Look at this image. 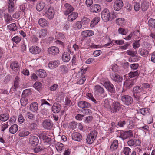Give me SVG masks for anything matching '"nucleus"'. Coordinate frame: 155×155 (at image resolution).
Masks as SVG:
<instances>
[{
    "mask_svg": "<svg viewBox=\"0 0 155 155\" xmlns=\"http://www.w3.org/2000/svg\"><path fill=\"white\" fill-rule=\"evenodd\" d=\"M72 140L75 141L80 142L82 139V135L78 132H73L71 135Z\"/></svg>",
    "mask_w": 155,
    "mask_h": 155,
    "instance_id": "9b49d317",
    "label": "nucleus"
},
{
    "mask_svg": "<svg viewBox=\"0 0 155 155\" xmlns=\"http://www.w3.org/2000/svg\"><path fill=\"white\" fill-rule=\"evenodd\" d=\"M123 6L122 0H116L114 4V8L116 11H119Z\"/></svg>",
    "mask_w": 155,
    "mask_h": 155,
    "instance_id": "4468645a",
    "label": "nucleus"
},
{
    "mask_svg": "<svg viewBox=\"0 0 155 155\" xmlns=\"http://www.w3.org/2000/svg\"><path fill=\"white\" fill-rule=\"evenodd\" d=\"M81 112L84 116L91 115L92 114V112L91 110L87 108H82L81 110Z\"/></svg>",
    "mask_w": 155,
    "mask_h": 155,
    "instance_id": "de8ad7c7",
    "label": "nucleus"
},
{
    "mask_svg": "<svg viewBox=\"0 0 155 155\" xmlns=\"http://www.w3.org/2000/svg\"><path fill=\"white\" fill-rule=\"evenodd\" d=\"M29 143L32 146H35L38 144L39 140L37 137L32 136L30 138Z\"/></svg>",
    "mask_w": 155,
    "mask_h": 155,
    "instance_id": "6ab92c4d",
    "label": "nucleus"
},
{
    "mask_svg": "<svg viewBox=\"0 0 155 155\" xmlns=\"http://www.w3.org/2000/svg\"><path fill=\"white\" fill-rule=\"evenodd\" d=\"M117 24L120 26H123L125 23V20L124 18H118L116 20Z\"/></svg>",
    "mask_w": 155,
    "mask_h": 155,
    "instance_id": "09e8293b",
    "label": "nucleus"
},
{
    "mask_svg": "<svg viewBox=\"0 0 155 155\" xmlns=\"http://www.w3.org/2000/svg\"><path fill=\"white\" fill-rule=\"evenodd\" d=\"M118 146V141L117 140H115L113 141L110 146V150L113 151L116 150Z\"/></svg>",
    "mask_w": 155,
    "mask_h": 155,
    "instance_id": "7c9ffc66",
    "label": "nucleus"
},
{
    "mask_svg": "<svg viewBox=\"0 0 155 155\" xmlns=\"http://www.w3.org/2000/svg\"><path fill=\"white\" fill-rule=\"evenodd\" d=\"M59 71L62 74H66L68 72V68L65 65H61L60 66Z\"/></svg>",
    "mask_w": 155,
    "mask_h": 155,
    "instance_id": "473e14b6",
    "label": "nucleus"
},
{
    "mask_svg": "<svg viewBox=\"0 0 155 155\" xmlns=\"http://www.w3.org/2000/svg\"><path fill=\"white\" fill-rule=\"evenodd\" d=\"M43 127L45 129L50 130L51 129L53 124L51 121L49 120H46L42 123Z\"/></svg>",
    "mask_w": 155,
    "mask_h": 155,
    "instance_id": "dca6fc26",
    "label": "nucleus"
},
{
    "mask_svg": "<svg viewBox=\"0 0 155 155\" xmlns=\"http://www.w3.org/2000/svg\"><path fill=\"white\" fill-rule=\"evenodd\" d=\"M133 136V134L131 130L126 131L121 133L119 137L123 140L126 139L130 137Z\"/></svg>",
    "mask_w": 155,
    "mask_h": 155,
    "instance_id": "f8f14e48",
    "label": "nucleus"
},
{
    "mask_svg": "<svg viewBox=\"0 0 155 155\" xmlns=\"http://www.w3.org/2000/svg\"><path fill=\"white\" fill-rule=\"evenodd\" d=\"M38 22L40 25L42 27H45L48 25L47 21L43 18H40L38 20Z\"/></svg>",
    "mask_w": 155,
    "mask_h": 155,
    "instance_id": "58836bf2",
    "label": "nucleus"
},
{
    "mask_svg": "<svg viewBox=\"0 0 155 155\" xmlns=\"http://www.w3.org/2000/svg\"><path fill=\"white\" fill-rule=\"evenodd\" d=\"M65 10L64 14L68 15L72 12L74 10L73 7L70 4L66 3L64 5Z\"/></svg>",
    "mask_w": 155,
    "mask_h": 155,
    "instance_id": "2eb2a0df",
    "label": "nucleus"
},
{
    "mask_svg": "<svg viewBox=\"0 0 155 155\" xmlns=\"http://www.w3.org/2000/svg\"><path fill=\"white\" fill-rule=\"evenodd\" d=\"M61 109V105L57 103H54L52 107V111L55 113H57L59 112Z\"/></svg>",
    "mask_w": 155,
    "mask_h": 155,
    "instance_id": "a878e982",
    "label": "nucleus"
},
{
    "mask_svg": "<svg viewBox=\"0 0 155 155\" xmlns=\"http://www.w3.org/2000/svg\"><path fill=\"white\" fill-rule=\"evenodd\" d=\"M31 93V91L29 89H26L24 90L22 93V95L26 97L30 95Z\"/></svg>",
    "mask_w": 155,
    "mask_h": 155,
    "instance_id": "338daca9",
    "label": "nucleus"
},
{
    "mask_svg": "<svg viewBox=\"0 0 155 155\" xmlns=\"http://www.w3.org/2000/svg\"><path fill=\"white\" fill-rule=\"evenodd\" d=\"M121 99L123 103L127 106L131 105L133 102L132 97L129 95H123L121 97Z\"/></svg>",
    "mask_w": 155,
    "mask_h": 155,
    "instance_id": "39448f33",
    "label": "nucleus"
},
{
    "mask_svg": "<svg viewBox=\"0 0 155 155\" xmlns=\"http://www.w3.org/2000/svg\"><path fill=\"white\" fill-rule=\"evenodd\" d=\"M140 40L135 41L133 44V47L134 49L138 48L140 46Z\"/></svg>",
    "mask_w": 155,
    "mask_h": 155,
    "instance_id": "e2e57ef3",
    "label": "nucleus"
},
{
    "mask_svg": "<svg viewBox=\"0 0 155 155\" xmlns=\"http://www.w3.org/2000/svg\"><path fill=\"white\" fill-rule=\"evenodd\" d=\"M38 106V104L37 102H33L30 105V110L33 112H37Z\"/></svg>",
    "mask_w": 155,
    "mask_h": 155,
    "instance_id": "b1692460",
    "label": "nucleus"
},
{
    "mask_svg": "<svg viewBox=\"0 0 155 155\" xmlns=\"http://www.w3.org/2000/svg\"><path fill=\"white\" fill-rule=\"evenodd\" d=\"M60 64V62L58 60L53 61H50L48 64V67L51 69L55 68Z\"/></svg>",
    "mask_w": 155,
    "mask_h": 155,
    "instance_id": "393cba45",
    "label": "nucleus"
},
{
    "mask_svg": "<svg viewBox=\"0 0 155 155\" xmlns=\"http://www.w3.org/2000/svg\"><path fill=\"white\" fill-rule=\"evenodd\" d=\"M107 90L109 92L111 93H114L115 91L114 87L112 84H110V87L108 88Z\"/></svg>",
    "mask_w": 155,
    "mask_h": 155,
    "instance_id": "774afa93",
    "label": "nucleus"
},
{
    "mask_svg": "<svg viewBox=\"0 0 155 155\" xmlns=\"http://www.w3.org/2000/svg\"><path fill=\"white\" fill-rule=\"evenodd\" d=\"M37 76L41 78H45L47 76L46 72L43 69H39L36 72Z\"/></svg>",
    "mask_w": 155,
    "mask_h": 155,
    "instance_id": "cd10ccee",
    "label": "nucleus"
},
{
    "mask_svg": "<svg viewBox=\"0 0 155 155\" xmlns=\"http://www.w3.org/2000/svg\"><path fill=\"white\" fill-rule=\"evenodd\" d=\"M121 107V105L119 102L114 101L112 104L111 108V112L113 113L117 112Z\"/></svg>",
    "mask_w": 155,
    "mask_h": 155,
    "instance_id": "0eeeda50",
    "label": "nucleus"
},
{
    "mask_svg": "<svg viewBox=\"0 0 155 155\" xmlns=\"http://www.w3.org/2000/svg\"><path fill=\"white\" fill-rule=\"evenodd\" d=\"M138 52L141 56L143 57L147 56L149 54V52L147 50L145 49L142 48H140Z\"/></svg>",
    "mask_w": 155,
    "mask_h": 155,
    "instance_id": "4c0bfd02",
    "label": "nucleus"
},
{
    "mask_svg": "<svg viewBox=\"0 0 155 155\" xmlns=\"http://www.w3.org/2000/svg\"><path fill=\"white\" fill-rule=\"evenodd\" d=\"M94 34V32L93 31L91 30L84 31L81 33V36L84 38L92 36Z\"/></svg>",
    "mask_w": 155,
    "mask_h": 155,
    "instance_id": "412c9836",
    "label": "nucleus"
},
{
    "mask_svg": "<svg viewBox=\"0 0 155 155\" xmlns=\"http://www.w3.org/2000/svg\"><path fill=\"white\" fill-rule=\"evenodd\" d=\"M9 118V115L7 114H2L0 115V120L5 122Z\"/></svg>",
    "mask_w": 155,
    "mask_h": 155,
    "instance_id": "49530a36",
    "label": "nucleus"
},
{
    "mask_svg": "<svg viewBox=\"0 0 155 155\" xmlns=\"http://www.w3.org/2000/svg\"><path fill=\"white\" fill-rule=\"evenodd\" d=\"M10 66L11 69L15 73H17L20 69L18 63L16 61L12 62L10 64Z\"/></svg>",
    "mask_w": 155,
    "mask_h": 155,
    "instance_id": "aec40b11",
    "label": "nucleus"
},
{
    "mask_svg": "<svg viewBox=\"0 0 155 155\" xmlns=\"http://www.w3.org/2000/svg\"><path fill=\"white\" fill-rule=\"evenodd\" d=\"M100 83L104 86L107 89L110 87V84H111L110 82L104 79H103L101 80Z\"/></svg>",
    "mask_w": 155,
    "mask_h": 155,
    "instance_id": "79ce46f5",
    "label": "nucleus"
},
{
    "mask_svg": "<svg viewBox=\"0 0 155 155\" xmlns=\"http://www.w3.org/2000/svg\"><path fill=\"white\" fill-rule=\"evenodd\" d=\"M100 20V18L99 17H94L91 22L90 26L91 27H94L95 26Z\"/></svg>",
    "mask_w": 155,
    "mask_h": 155,
    "instance_id": "2f4dec72",
    "label": "nucleus"
},
{
    "mask_svg": "<svg viewBox=\"0 0 155 155\" xmlns=\"http://www.w3.org/2000/svg\"><path fill=\"white\" fill-rule=\"evenodd\" d=\"M62 61L64 62H68L71 59L70 53L67 52H64L62 55Z\"/></svg>",
    "mask_w": 155,
    "mask_h": 155,
    "instance_id": "bb28decb",
    "label": "nucleus"
},
{
    "mask_svg": "<svg viewBox=\"0 0 155 155\" xmlns=\"http://www.w3.org/2000/svg\"><path fill=\"white\" fill-rule=\"evenodd\" d=\"M47 18L50 20L52 19L55 14V11L53 7H49L46 12Z\"/></svg>",
    "mask_w": 155,
    "mask_h": 155,
    "instance_id": "ddd939ff",
    "label": "nucleus"
},
{
    "mask_svg": "<svg viewBox=\"0 0 155 155\" xmlns=\"http://www.w3.org/2000/svg\"><path fill=\"white\" fill-rule=\"evenodd\" d=\"M30 52L34 54H39L41 51V49L36 46H32L30 47L29 48Z\"/></svg>",
    "mask_w": 155,
    "mask_h": 155,
    "instance_id": "f3484780",
    "label": "nucleus"
},
{
    "mask_svg": "<svg viewBox=\"0 0 155 155\" xmlns=\"http://www.w3.org/2000/svg\"><path fill=\"white\" fill-rule=\"evenodd\" d=\"M29 127L31 130L36 129L37 127V125L35 123H31L29 124Z\"/></svg>",
    "mask_w": 155,
    "mask_h": 155,
    "instance_id": "0e129e2a",
    "label": "nucleus"
},
{
    "mask_svg": "<svg viewBox=\"0 0 155 155\" xmlns=\"http://www.w3.org/2000/svg\"><path fill=\"white\" fill-rule=\"evenodd\" d=\"M48 54L51 56H54L59 52V48L56 46H52L49 47L47 50Z\"/></svg>",
    "mask_w": 155,
    "mask_h": 155,
    "instance_id": "20e7f679",
    "label": "nucleus"
},
{
    "mask_svg": "<svg viewBox=\"0 0 155 155\" xmlns=\"http://www.w3.org/2000/svg\"><path fill=\"white\" fill-rule=\"evenodd\" d=\"M47 33V31L45 29H41L38 31V34L39 37L42 38L45 37Z\"/></svg>",
    "mask_w": 155,
    "mask_h": 155,
    "instance_id": "a18cd8bd",
    "label": "nucleus"
},
{
    "mask_svg": "<svg viewBox=\"0 0 155 155\" xmlns=\"http://www.w3.org/2000/svg\"><path fill=\"white\" fill-rule=\"evenodd\" d=\"M150 85L148 83H144L142 84V87L143 89L146 91V93H147V91H150L151 89L150 88Z\"/></svg>",
    "mask_w": 155,
    "mask_h": 155,
    "instance_id": "864d4df0",
    "label": "nucleus"
},
{
    "mask_svg": "<svg viewBox=\"0 0 155 155\" xmlns=\"http://www.w3.org/2000/svg\"><path fill=\"white\" fill-rule=\"evenodd\" d=\"M140 74V72L138 70L135 71H130L128 74V76L131 78L138 77Z\"/></svg>",
    "mask_w": 155,
    "mask_h": 155,
    "instance_id": "ea45409f",
    "label": "nucleus"
},
{
    "mask_svg": "<svg viewBox=\"0 0 155 155\" xmlns=\"http://www.w3.org/2000/svg\"><path fill=\"white\" fill-rule=\"evenodd\" d=\"M119 34L123 35H125L127 34V32L126 30L122 28H120L118 30Z\"/></svg>",
    "mask_w": 155,
    "mask_h": 155,
    "instance_id": "69168bd1",
    "label": "nucleus"
},
{
    "mask_svg": "<svg viewBox=\"0 0 155 155\" xmlns=\"http://www.w3.org/2000/svg\"><path fill=\"white\" fill-rule=\"evenodd\" d=\"M146 91L139 86H135L133 88V96L137 101H139L141 98L140 96L146 94Z\"/></svg>",
    "mask_w": 155,
    "mask_h": 155,
    "instance_id": "f257e3e1",
    "label": "nucleus"
},
{
    "mask_svg": "<svg viewBox=\"0 0 155 155\" xmlns=\"http://www.w3.org/2000/svg\"><path fill=\"white\" fill-rule=\"evenodd\" d=\"M131 119L132 117H130L129 118V124L128 125V127L129 129H132L134 126V122Z\"/></svg>",
    "mask_w": 155,
    "mask_h": 155,
    "instance_id": "bf43d9fd",
    "label": "nucleus"
},
{
    "mask_svg": "<svg viewBox=\"0 0 155 155\" xmlns=\"http://www.w3.org/2000/svg\"><path fill=\"white\" fill-rule=\"evenodd\" d=\"M21 38L20 37L16 36L12 38V41L15 43H18L20 42Z\"/></svg>",
    "mask_w": 155,
    "mask_h": 155,
    "instance_id": "8fccbe9b",
    "label": "nucleus"
},
{
    "mask_svg": "<svg viewBox=\"0 0 155 155\" xmlns=\"http://www.w3.org/2000/svg\"><path fill=\"white\" fill-rule=\"evenodd\" d=\"M110 77L113 81L117 82H121L123 80L122 76L115 73L111 74Z\"/></svg>",
    "mask_w": 155,
    "mask_h": 155,
    "instance_id": "9d476101",
    "label": "nucleus"
},
{
    "mask_svg": "<svg viewBox=\"0 0 155 155\" xmlns=\"http://www.w3.org/2000/svg\"><path fill=\"white\" fill-rule=\"evenodd\" d=\"M86 96L87 98L91 100L92 101L95 103H97L96 100L94 98L92 95L91 94L87 93L86 94Z\"/></svg>",
    "mask_w": 155,
    "mask_h": 155,
    "instance_id": "6e6d98bb",
    "label": "nucleus"
},
{
    "mask_svg": "<svg viewBox=\"0 0 155 155\" xmlns=\"http://www.w3.org/2000/svg\"><path fill=\"white\" fill-rule=\"evenodd\" d=\"M100 83L104 86L107 89L110 87V84H111L110 82L104 79H103L101 80Z\"/></svg>",
    "mask_w": 155,
    "mask_h": 155,
    "instance_id": "a19ab883",
    "label": "nucleus"
},
{
    "mask_svg": "<svg viewBox=\"0 0 155 155\" xmlns=\"http://www.w3.org/2000/svg\"><path fill=\"white\" fill-rule=\"evenodd\" d=\"M42 86V84L39 82H36L33 85V87L36 90L39 91L41 88Z\"/></svg>",
    "mask_w": 155,
    "mask_h": 155,
    "instance_id": "3c124183",
    "label": "nucleus"
},
{
    "mask_svg": "<svg viewBox=\"0 0 155 155\" xmlns=\"http://www.w3.org/2000/svg\"><path fill=\"white\" fill-rule=\"evenodd\" d=\"M101 15L102 19L105 22L108 21L110 18V12L107 8L104 9L102 11Z\"/></svg>",
    "mask_w": 155,
    "mask_h": 155,
    "instance_id": "7ed1b4c3",
    "label": "nucleus"
},
{
    "mask_svg": "<svg viewBox=\"0 0 155 155\" xmlns=\"http://www.w3.org/2000/svg\"><path fill=\"white\" fill-rule=\"evenodd\" d=\"M139 66V64L138 63H133L131 64L130 65L131 70L132 71L137 70Z\"/></svg>",
    "mask_w": 155,
    "mask_h": 155,
    "instance_id": "680f3d73",
    "label": "nucleus"
},
{
    "mask_svg": "<svg viewBox=\"0 0 155 155\" xmlns=\"http://www.w3.org/2000/svg\"><path fill=\"white\" fill-rule=\"evenodd\" d=\"M131 152L130 149L127 147H124L123 148V153L125 155H129Z\"/></svg>",
    "mask_w": 155,
    "mask_h": 155,
    "instance_id": "13d9d810",
    "label": "nucleus"
},
{
    "mask_svg": "<svg viewBox=\"0 0 155 155\" xmlns=\"http://www.w3.org/2000/svg\"><path fill=\"white\" fill-rule=\"evenodd\" d=\"M55 147L57 151L59 153H61L62 150L64 149L63 144L59 142L57 143Z\"/></svg>",
    "mask_w": 155,
    "mask_h": 155,
    "instance_id": "37998d69",
    "label": "nucleus"
},
{
    "mask_svg": "<svg viewBox=\"0 0 155 155\" xmlns=\"http://www.w3.org/2000/svg\"><path fill=\"white\" fill-rule=\"evenodd\" d=\"M149 6V2L147 1H144L141 4V8L143 11H146L148 8Z\"/></svg>",
    "mask_w": 155,
    "mask_h": 155,
    "instance_id": "f704fd0d",
    "label": "nucleus"
},
{
    "mask_svg": "<svg viewBox=\"0 0 155 155\" xmlns=\"http://www.w3.org/2000/svg\"><path fill=\"white\" fill-rule=\"evenodd\" d=\"M95 92L98 93L99 94L101 95V98H103L107 96V94L104 93V89L99 85H96L94 88Z\"/></svg>",
    "mask_w": 155,
    "mask_h": 155,
    "instance_id": "423d86ee",
    "label": "nucleus"
},
{
    "mask_svg": "<svg viewBox=\"0 0 155 155\" xmlns=\"http://www.w3.org/2000/svg\"><path fill=\"white\" fill-rule=\"evenodd\" d=\"M8 29L10 31H15L17 30V28L15 23H13L8 25L7 26Z\"/></svg>",
    "mask_w": 155,
    "mask_h": 155,
    "instance_id": "c03bdc74",
    "label": "nucleus"
},
{
    "mask_svg": "<svg viewBox=\"0 0 155 155\" xmlns=\"http://www.w3.org/2000/svg\"><path fill=\"white\" fill-rule=\"evenodd\" d=\"M20 102L22 106H25L28 104L27 98L23 96L20 100Z\"/></svg>",
    "mask_w": 155,
    "mask_h": 155,
    "instance_id": "603ef678",
    "label": "nucleus"
},
{
    "mask_svg": "<svg viewBox=\"0 0 155 155\" xmlns=\"http://www.w3.org/2000/svg\"><path fill=\"white\" fill-rule=\"evenodd\" d=\"M140 140L137 139H130L127 142V144L129 146L135 147L137 146H139L141 143Z\"/></svg>",
    "mask_w": 155,
    "mask_h": 155,
    "instance_id": "6e6552de",
    "label": "nucleus"
},
{
    "mask_svg": "<svg viewBox=\"0 0 155 155\" xmlns=\"http://www.w3.org/2000/svg\"><path fill=\"white\" fill-rule=\"evenodd\" d=\"M78 14L77 12H72L68 17V20L70 22H72L75 20L78 17Z\"/></svg>",
    "mask_w": 155,
    "mask_h": 155,
    "instance_id": "4be33fe9",
    "label": "nucleus"
},
{
    "mask_svg": "<svg viewBox=\"0 0 155 155\" xmlns=\"http://www.w3.org/2000/svg\"><path fill=\"white\" fill-rule=\"evenodd\" d=\"M18 125L16 124H14L12 125L10 127L9 131L11 133L14 134L18 131Z\"/></svg>",
    "mask_w": 155,
    "mask_h": 155,
    "instance_id": "e433bc0d",
    "label": "nucleus"
},
{
    "mask_svg": "<svg viewBox=\"0 0 155 155\" xmlns=\"http://www.w3.org/2000/svg\"><path fill=\"white\" fill-rule=\"evenodd\" d=\"M20 78L17 76L15 78L14 85L11 88V90H13V91H15L16 88L18 87L19 84V81H20Z\"/></svg>",
    "mask_w": 155,
    "mask_h": 155,
    "instance_id": "c85d7f7f",
    "label": "nucleus"
},
{
    "mask_svg": "<svg viewBox=\"0 0 155 155\" xmlns=\"http://www.w3.org/2000/svg\"><path fill=\"white\" fill-rule=\"evenodd\" d=\"M82 26L81 22L80 21H78L73 24L72 28L74 30H77L81 29Z\"/></svg>",
    "mask_w": 155,
    "mask_h": 155,
    "instance_id": "c756f323",
    "label": "nucleus"
},
{
    "mask_svg": "<svg viewBox=\"0 0 155 155\" xmlns=\"http://www.w3.org/2000/svg\"><path fill=\"white\" fill-rule=\"evenodd\" d=\"M101 10L100 5L98 4H95L93 5L90 8L91 12L94 13L99 12Z\"/></svg>",
    "mask_w": 155,
    "mask_h": 155,
    "instance_id": "5701e85b",
    "label": "nucleus"
},
{
    "mask_svg": "<svg viewBox=\"0 0 155 155\" xmlns=\"http://www.w3.org/2000/svg\"><path fill=\"white\" fill-rule=\"evenodd\" d=\"M29 134L28 131L22 130L19 132V136L21 137H24L28 135Z\"/></svg>",
    "mask_w": 155,
    "mask_h": 155,
    "instance_id": "4d7b16f0",
    "label": "nucleus"
},
{
    "mask_svg": "<svg viewBox=\"0 0 155 155\" xmlns=\"http://www.w3.org/2000/svg\"><path fill=\"white\" fill-rule=\"evenodd\" d=\"M140 112L143 115H145L149 113L148 109L147 108L140 109Z\"/></svg>",
    "mask_w": 155,
    "mask_h": 155,
    "instance_id": "052dcab7",
    "label": "nucleus"
},
{
    "mask_svg": "<svg viewBox=\"0 0 155 155\" xmlns=\"http://www.w3.org/2000/svg\"><path fill=\"white\" fill-rule=\"evenodd\" d=\"M45 5V4L42 2H39L37 3L36 9L38 11H41L43 10Z\"/></svg>",
    "mask_w": 155,
    "mask_h": 155,
    "instance_id": "72a5a7b5",
    "label": "nucleus"
},
{
    "mask_svg": "<svg viewBox=\"0 0 155 155\" xmlns=\"http://www.w3.org/2000/svg\"><path fill=\"white\" fill-rule=\"evenodd\" d=\"M97 134V132L94 130L91 132L87 136L86 143L89 144H92L95 140Z\"/></svg>",
    "mask_w": 155,
    "mask_h": 155,
    "instance_id": "f03ea898",
    "label": "nucleus"
},
{
    "mask_svg": "<svg viewBox=\"0 0 155 155\" xmlns=\"http://www.w3.org/2000/svg\"><path fill=\"white\" fill-rule=\"evenodd\" d=\"M5 21L6 23L8 24L13 22V19L11 15L8 13H6L4 15Z\"/></svg>",
    "mask_w": 155,
    "mask_h": 155,
    "instance_id": "c9c22d12",
    "label": "nucleus"
},
{
    "mask_svg": "<svg viewBox=\"0 0 155 155\" xmlns=\"http://www.w3.org/2000/svg\"><path fill=\"white\" fill-rule=\"evenodd\" d=\"M38 136L40 139L43 140L45 142L49 143L51 141V138L48 137L45 131L39 133Z\"/></svg>",
    "mask_w": 155,
    "mask_h": 155,
    "instance_id": "1a4fd4ad",
    "label": "nucleus"
},
{
    "mask_svg": "<svg viewBox=\"0 0 155 155\" xmlns=\"http://www.w3.org/2000/svg\"><path fill=\"white\" fill-rule=\"evenodd\" d=\"M14 2H8V11L9 13H12L14 10Z\"/></svg>",
    "mask_w": 155,
    "mask_h": 155,
    "instance_id": "5fc2aeb1",
    "label": "nucleus"
},
{
    "mask_svg": "<svg viewBox=\"0 0 155 155\" xmlns=\"http://www.w3.org/2000/svg\"><path fill=\"white\" fill-rule=\"evenodd\" d=\"M79 107L82 108H87L90 107L91 105L90 103L84 101H80L78 103Z\"/></svg>",
    "mask_w": 155,
    "mask_h": 155,
    "instance_id": "a211bd4d",
    "label": "nucleus"
}]
</instances>
